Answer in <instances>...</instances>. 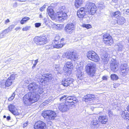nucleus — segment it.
Wrapping results in <instances>:
<instances>
[{
    "label": "nucleus",
    "instance_id": "f8f14e48",
    "mask_svg": "<svg viewBox=\"0 0 129 129\" xmlns=\"http://www.w3.org/2000/svg\"><path fill=\"white\" fill-rule=\"evenodd\" d=\"M85 10V9L84 8H82L78 10L77 15L79 18H82L85 15L87 14V11Z\"/></svg>",
    "mask_w": 129,
    "mask_h": 129
},
{
    "label": "nucleus",
    "instance_id": "79ce46f5",
    "mask_svg": "<svg viewBox=\"0 0 129 129\" xmlns=\"http://www.w3.org/2000/svg\"><path fill=\"white\" fill-rule=\"evenodd\" d=\"M6 35L5 33L3 31L0 34V38H2L4 37Z\"/></svg>",
    "mask_w": 129,
    "mask_h": 129
},
{
    "label": "nucleus",
    "instance_id": "680f3d73",
    "mask_svg": "<svg viewBox=\"0 0 129 129\" xmlns=\"http://www.w3.org/2000/svg\"><path fill=\"white\" fill-rule=\"evenodd\" d=\"M17 4L16 2H15L13 4V6L14 8L16 7L17 6Z\"/></svg>",
    "mask_w": 129,
    "mask_h": 129
},
{
    "label": "nucleus",
    "instance_id": "0eeeda50",
    "mask_svg": "<svg viewBox=\"0 0 129 129\" xmlns=\"http://www.w3.org/2000/svg\"><path fill=\"white\" fill-rule=\"evenodd\" d=\"M56 16L55 18L58 20L60 22H61L66 20L67 17V15L66 13L60 12H58L55 13Z\"/></svg>",
    "mask_w": 129,
    "mask_h": 129
},
{
    "label": "nucleus",
    "instance_id": "423d86ee",
    "mask_svg": "<svg viewBox=\"0 0 129 129\" xmlns=\"http://www.w3.org/2000/svg\"><path fill=\"white\" fill-rule=\"evenodd\" d=\"M47 38L44 36L36 37L34 39V42L38 45H44L46 43Z\"/></svg>",
    "mask_w": 129,
    "mask_h": 129
},
{
    "label": "nucleus",
    "instance_id": "864d4df0",
    "mask_svg": "<svg viewBox=\"0 0 129 129\" xmlns=\"http://www.w3.org/2000/svg\"><path fill=\"white\" fill-rule=\"evenodd\" d=\"M29 18L27 17H24L22 19V21H25L26 22L28 20H29Z\"/></svg>",
    "mask_w": 129,
    "mask_h": 129
},
{
    "label": "nucleus",
    "instance_id": "58836bf2",
    "mask_svg": "<svg viewBox=\"0 0 129 129\" xmlns=\"http://www.w3.org/2000/svg\"><path fill=\"white\" fill-rule=\"evenodd\" d=\"M73 99V96H67L66 98V102H67V101H72V99Z\"/></svg>",
    "mask_w": 129,
    "mask_h": 129
},
{
    "label": "nucleus",
    "instance_id": "e2e57ef3",
    "mask_svg": "<svg viewBox=\"0 0 129 129\" xmlns=\"http://www.w3.org/2000/svg\"><path fill=\"white\" fill-rule=\"evenodd\" d=\"M111 38H112V37L111 36V37H108V38H106V39H104V42H105V40H109L110 39H111Z\"/></svg>",
    "mask_w": 129,
    "mask_h": 129
},
{
    "label": "nucleus",
    "instance_id": "603ef678",
    "mask_svg": "<svg viewBox=\"0 0 129 129\" xmlns=\"http://www.w3.org/2000/svg\"><path fill=\"white\" fill-rule=\"evenodd\" d=\"M50 101H51V99H47V100H46L45 101H44L43 102V104L45 103V104H48L49 103V102H50Z\"/></svg>",
    "mask_w": 129,
    "mask_h": 129
},
{
    "label": "nucleus",
    "instance_id": "c03bdc74",
    "mask_svg": "<svg viewBox=\"0 0 129 129\" xmlns=\"http://www.w3.org/2000/svg\"><path fill=\"white\" fill-rule=\"evenodd\" d=\"M30 28V26H27L24 27L22 29V30L23 31H27L29 30Z\"/></svg>",
    "mask_w": 129,
    "mask_h": 129
},
{
    "label": "nucleus",
    "instance_id": "bb28decb",
    "mask_svg": "<svg viewBox=\"0 0 129 129\" xmlns=\"http://www.w3.org/2000/svg\"><path fill=\"white\" fill-rule=\"evenodd\" d=\"M84 0H75V6L76 7L78 8L82 4Z\"/></svg>",
    "mask_w": 129,
    "mask_h": 129
},
{
    "label": "nucleus",
    "instance_id": "412c9836",
    "mask_svg": "<svg viewBox=\"0 0 129 129\" xmlns=\"http://www.w3.org/2000/svg\"><path fill=\"white\" fill-rule=\"evenodd\" d=\"M110 68L111 70L114 72L117 71L118 69V65L115 63H111Z\"/></svg>",
    "mask_w": 129,
    "mask_h": 129
},
{
    "label": "nucleus",
    "instance_id": "a19ab883",
    "mask_svg": "<svg viewBox=\"0 0 129 129\" xmlns=\"http://www.w3.org/2000/svg\"><path fill=\"white\" fill-rule=\"evenodd\" d=\"M15 95V93H13L12 94L11 96L8 99V100L9 101H12L14 99Z\"/></svg>",
    "mask_w": 129,
    "mask_h": 129
},
{
    "label": "nucleus",
    "instance_id": "473e14b6",
    "mask_svg": "<svg viewBox=\"0 0 129 129\" xmlns=\"http://www.w3.org/2000/svg\"><path fill=\"white\" fill-rule=\"evenodd\" d=\"M72 54V52L68 51L65 53V56L67 58L70 59L71 55Z\"/></svg>",
    "mask_w": 129,
    "mask_h": 129
},
{
    "label": "nucleus",
    "instance_id": "dca6fc26",
    "mask_svg": "<svg viewBox=\"0 0 129 129\" xmlns=\"http://www.w3.org/2000/svg\"><path fill=\"white\" fill-rule=\"evenodd\" d=\"M95 98V96L92 94H88L83 99V101H85L86 102H88L89 103L90 102H91Z\"/></svg>",
    "mask_w": 129,
    "mask_h": 129
},
{
    "label": "nucleus",
    "instance_id": "c756f323",
    "mask_svg": "<svg viewBox=\"0 0 129 129\" xmlns=\"http://www.w3.org/2000/svg\"><path fill=\"white\" fill-rule=\"evenodd\" d=\"M109 40H105V43L107 45H112L113 42V40L112 38H111Z\"/></svg>",
    "mask_w": 129,
    "mask_h": 129
},
{
    "label": "nucleus",
    "instance_id": "20e7f679",
    "mask_svg": "<svg viewBox=\"0 0 129 129\" xmlns=\"http://www.w3.org/2000/svg\"><path fill=\"white\" fill-rule=\"evenodd\" d=\"M42 115L44 118H46L49 120L54 119L57 116L55 112L51 110L43 111Z\"/></svg>",
    "mask_w": 129,
    "mask_h": 129
},
{
    "label": "nucleus",
    "instance_id": "6e6552de",
    "mask_svg": "<svg viewBox=\"0 0 129 129\" xmlns=\"http://www.w3.org/2000/svg\"><path fill=\"white\" fill-rule=\"evenodd\" d=\"M73 81L74 80L72 78L63 79L61 81V84L65 87H67L69 86H73L72 84Z\"/></svg>",
    "mask_w": 129,
    "mask_h": 129
},
{
    "label": "nucleus",
    "instance_id": "774afa93",
    "mask_svg": "<svg viewBox=\"0 0 129 129\" xmlns=\"http://www.w3.org/2000/svg\"><path fill=\"white\" fill-rule=\"evenodd\" d=\"M20 22L21 24H23L25 23L26 22L23 21H22V19L20 21Z\"/></svg>",
    "mask_w": 129,
    "mask_h": 129
},
{
    "label": "nucleus",
    "instance_id": "5701e85b",
    "mask_svg": "<svg viewBox=\"0 0 129 129\" xmlns=\"http://www.w3.org/2000/svg\"><path fill=\"white\" fill-rule=\"evenodd\" d=\"M120 68L121 74L123 76H125L128 73L129 69L128 68H125V69H124L123 68Z\"/></svg>",
    "mask_w": 129,
    "mask_h": 129
},
{
    "label": "nucleus",
    "instance_id": "09e8293b",
    "mask_svg": "<svg viewBox=\"0 0 129 129\" xmlns=\"http://www.w3.org/2000/svg\"><path fill=\"white\" fill-rule=\"evenodd\" d=\"M54 27L56 29H60V25L59 24H57V25H54Z\"/></svg>",
    "mask_w": 129,
    "mask_h": 129
},
{
    "label": "nucleus",
    "instance_id": "b1692460",
    "mask_svg": "<svg viewBox=\"0 0 129 129\" xmlns=\"http://www.w3.org/2000/svg\"><path fill=\"white\" fill-rule=\"evenodd\" d=\"M102 58L103 61L105 63H107L109 60V57L107 53H105L103 54L102 56Z\"/></svg>",
    "mask_w": 129,
    "mask_h": 129
},
{
    "label": "nucleus",
    "instance_id": "f704fd0d",
    "mask_svg": "<svg viewBox=\"0 0 129 129\" xmlns=\"http://www.w3.org/2000/svg\"><path fill=\"white\" fill-rule=\"evenodd\" d=\"M111 79L113 80H117L118 78L117 75L114 74H111Z\"/></svg>",
    "mask_w": 129,
    "mask_h": 129
},
{
    "label": "nucleus",
    "instance_id": "f03ea898",
    "mask_svg": "<svg viewBox=\"0 0 129 129\" xmlns=\"http://www.w3.org/2000/svg\"><path fill=\"white\" fill-rule=\"evenodd\" d=\"M85 9L87 10L86 13L87 14L93 15L96 11V7L95 4L92 3L87 2L85 5Z\"/></svg>",
    "mask_w": 129,
    "mask_h": 129
},
{
    "label": "nucleus",
    "instance_id": "37998d69",
    "mask_svg": "<svg viewBox=\"0 0 129 129\" xmlns=\"http://www.w3.org/2000/svg\"><path fill=\"white\" fill-rule=\"evenodd\" d=\"M15 25L14 24H12L8 28V29L10 31H11L14 28Z\"/></svg>",
    "mask_w": 129,
    "mask_h": 129
},
{
    "label": "nucleus",
    "instance_id": "a878e982",
    "mask_svg": "<svg viewBox=\"0 0 129 129\" xmlns=\"http://www.w3.org/2000/svg\"><path fill=\"white\" fill-rule=\"evenodd\" d=\"M99 122L98 120L96 119L93 120L90 123V125L92 127H97L99 126Z\"/></svg>",
    "mask_w": 129,
    "mask_h": 129
},
{
    "label": "nucleus",
    "instance_id": "052dcab7",
    "mask_svg": "<svg viewBox=\"0 0 129 129\" xmlns=\"http://www.w3.org/2000/svg\"><path fill=\"white\" fill-rule=\"evenodd\" d=\"M3 31L4 32H5V33L6 34L10 32L9 30H8L7 28L4 30Z\"/></svg>",
    "mask_w": 129,
    "mask_h": 129
},
{
    "label": "nucleus",
    "instance_id": "6e6d98bb",
    "mask_svg": "<svg viewBox=\"0 0 129 129\" xmlns=\"http://www.w3.org/2000/svg\"><path fill=\"white\" fill-rule=\"evenodd\" d=\"M41 25V24L40 23H36L35 24V26L36 27H39Z\"/></svg>",
    "mask_w": 129,
    "mask_h": 129
},
{
    "label": "nucleus",
    "instance_id": "49530a36",
    "mask_svg": "<svg viewBox=\"0 0 129 129\" xmlns=\"http://www.w3.org/2000/svg\"><path fill=\"white\" fill-rule=\"evenodd\" d=\"M67 97V95H64L60 98V100L62 102L63 100H66V98Z\"/></svg>",
    "mask_w": 129,
    "mask_h": 129
},
{
    "label": "nucleus",
    "instance_id": "cd10ccee",
    "mask_svg": "<svg viewBox=\"0 0 129 129\" xmlns=\"http://www.w3.org/2000/svg\"><path fill=\"white\" fill-rule=\"evenodd\" d=\"M121 15L119 11H117L112 12L111 15L112 16L115 17L117 18L120 17Z\"/></svg>",
    "mask_w": 129,
    "mask_h": 129
},
{
    "label": "nucleus",
    "instance_id": "4c0bfd02",
    "mask_svg": "<svg viewBox=\"0 0 129 129\" xmlns=\"http://www.w3.org/2000/svg\"><path fill=\"white\" fill-rule=\"evenodd\" d=\"M59 66L58 64H55L53 66V68L54 70L56 71H57V73L59 72Z\"/></svg>",
    "mask_w": 129,
    "mask_h": 129
},
{
    "label": "nucleus",
    "instance_id": "ddd939ff",
    "mask_svg": "<svg viewBox=\"0 0 129 129\" xmlns=\"http://www.w3.org/2000/svg\"><path fill=\"white\" fill-rule=\"evenodd\" d=\"M9 111L13 114L16 115H18L19 114L17 109L13 104H10L8 106Z\"/></svg>",
    "mask_w": 129,
    "mask_h": 129
},
{
    "label": "nucleus",
    "instance_id": "ea45409f",
    "mask_svg": "<svg viewBox=\"0 0 129 129\" xmlns=\"http://www.w3.org/2000/svg\"><path fill=\"white\" fill-rule=\"evenodd\" d=\"M15 95V93H13L12 94L11 96L8 99V100L9 101H12L14 99Z\"/></svg>",
    "mask_w": 129,
    "mask_h": 129
},
{
    "label": "nucleus",
    "instance_id": "8fccbe9b",
    "mask_svg": "<svg viewBox=\"0 0 129 129\" xmlns=\"http://www.w3.org/2000/svg\"><path fill=\"white\" fill-rule=\"evenodd\" d=\"M122 67V68H123L124 69H125V67L126 68H128L127 64H122L120 68H121Z\"/></svg>",
    "mask_w": 129,
    "mask_h": 129
},
{
    "label": "nucleus",
    "instance_id": "9d476101",
    "mask_svg": "<svg viewBox=\"0 0 129 129\" xmlns=\"http://www.w3.org/2000/svg\"><path fill=\"white\" fill-rule=\"evenodd\" d=\"M58 107L59 110L62 112H66L69 109L67 102H65V103L59 104Z\"/></svg>",
    "mask_w": 129,
    "mask_h": 129
},
{
    "label": "nucleus",
    "instance_id": "69168bd1",
    "mask_svg": "<svg viewBox=\"0 0 129 129\" xmlns=\"http://www.w3.org/2000/svg\"><path fill=\"white\" fill-rule=\"evenodd\" d=\"M10 22V20L8 19H7L5 21V24H7V23L9 22Z\"/></svg>",
    "mask_w": 129,
    "mask_h": 129
},
{
    "label": "nucleus",
    "instance_id": "7ed1b4c3",
    "mask_svg": "<svg viewBox=\"0 0 129 129\" xmlns=\"http://www.w3.org/2000/svg\"><path fill=\"white\" fill-rule=\"evenodd\" d=\"M95 64L94 63L90 62L85 67V69L87 73L90 76H93L95 74Z\"/></svg>",
    "mask_w": 129,
    "mask_h": 129
},
{
    "label": "nucleus",
    "instance_id": "9b49d317",
    "mask_svg": "<svg viewBox=\"0 0 129 129\" xmlns=\"http://www.w3.org/2000/svg\"><path fill=\"white\" fill-rule=\"evenodd\" d=\"M15 75L14 74H12L8 78L6 81H5L6 87H8L11 85L13 81L15 79Z\"/></svg>",
    "mask_w": 129,
    "mask_h": 129
},
{
    "label": "nucleus",
    "instance_id": "13d9d810",
    "mask_svg": "<svg viewBox=\"0 0 129 129\" xmlns=\"http://www.w3.org/2000/svg\"><path fill=\"white\" fill-rule=\"evenodd\" d=\"M52 45H48L46 46V49H48L51 48H52Z\"/></svg>",
    "mask_w": 129,
    "mask_h": 129
},
{
    "label": "nucleus",
    "instance_id": "393cba45",
    "mask_svg": "<svg viewBox=\"0 0 129 129\" xmlns=\"http://www.w3.org/2000/svg\"><path fill=\"white\" fill-rule=\"evenodd\" d=\"M48 77L44 76H42L41 78L39 79L40 81H38L39 83L42 85H44L46 81V80L48 79Z\"/></svg>",
    "mask_w": 129,
    "mask_h": 129
},
{
    "label": "nucleus",
    "instance_id": "bf43d9fd",
    "mask_svg": "<svg viewBox=\"0 0 129 129\" xmlns=\"http://www.w3.org/2000/svg\"><path fill=\"white\" fill-rule=\"evenodd\" d=\"M28 124V122L27 121L25 123H24L23 125V128L27 126Z\"/></svg>",
    "mask_w": 129,
    "mask_h": 129
},
{
    "label": "nucleus",
    "instance_id": "338daca9",
    "mask_svg": "<svg viewBox=\"0 0 129 129\" xmlns=\"http://www.w3.org/2000/svg\"><path fill=\"white\" fill-rule=\"evenodd\" d=\"M102 79L103 80H107V78L106 76H103L102 77Z\"/></svg>",
    "mask_w": 129,
    "mask_h": 129
},
{
    "label": "nucleus",
    "instance_id": "6ab92c4d",
    "mask_svg": "<svg viewBox=\"0 0 129 129\" xmlns=\"http://www.w3.org/2000/svg\"><path fill=\"white\" fill-rule=\"evenodd\" d=\"M47 12L49 16L52 20L55 19V16L54 14V11L51 8V7H49L47 9Z\"/></svg>",
    "mask_w": 129,
    "mask_h": 129
},
{
    "label": "nucleus",
    "instance_id": "4be33fe9",
    "mask_svg": "<svg viewBox=\"0 0 129 129\" xmlns=\"http://www.w3.org/2000/svg\"><path fill=\"white\" fill-rule=\"evenodd\" d=\"M125 110L124 109L122 110V112L121 113V115L122 117L125 119L129 120V114L127 112L126 113L124 112Z\"/></svg>",
    "mask_w": 129,
    "mask_h": 129
},
{
    "label": "nucleus",
    "instance_id": "c85d7f7f",
    "mask_svg": "<svg viewBox=\"0 0 129 129\" xmlns=\"http://www.w3.org/2000/svg\"><path fill=\"white\" fill-rule=\"evenodd\" d=\"M125 21L124 18V17H121L117 20V23L119 24L122 25L124 23Z\"/></svg>",
    "mask_w": 129,
    "mask_h": 129
},
{
    "label": "nucleus",
    "instance_id": "0e129e2a",
    "mask_svg": "<svg viewBox=\"0 0 129 129\" xmlns=\"http://www.w3.org/2000/svg\"><path fill=\"white\" fill-rule=\"evenodd\" d=\"M125 13L127 15H129V9L126 10L125 12Z\"/></svg>",
    "mask_w": 129,
    "mask_h": 129
},
{
    "label": "nucleus",
    "instance_id": "e433bc0d",
    "mask_svg": "<svg viewBox=\"0 0 129 129\" xmlns=\"http://www.w3.org/2000/svg\"><path fill=\"white\" fill-rule=\"evenodd\" d=\"M60 12H63V13H66L67 12V9L66 8V7L64 6H62L60 8Z\"/></svg>",
    "mask_w": 129,
    "mask_h": 129
},
{
    "label": "nucleus",
    "instance_id": "2eb2a0df",
    "mask_svg": "<svg viewBox=\"0 0 129 129\" xmlns=\"http://www.w3.org/2000/svg\"><path fill=\"white\" fill-rule=\"evenodd\" d=\"M73 66L71 62H67L64 65L63 70L65 73H67L73 68Z\"/></svg>",
    "mask_w": 129,
    "mask_h": 129
},
{
    "label": "nucleus",
    "instance_id": "f3484780",
    "mask_svg": "<svg viewBox=\"0 0 129 129\" xmlns=\"http://www.w3.org/2000/svg\"><path fill=\"white\" fill-rule=\"evenodd\" d=\"M82 68L80 67V69H77L76 71V76L78 80H81L83 79L84 73L82 72Z\"/></svg>",
    "mask_w": 129,
    "mask_h": 129
},
{
    "label": "nucleus",
    "instance_id": "4468645a",
    "mask_svg": "<svg viewBox=\"0 0 129 129\" xmlns=\"http://www.w3.org/2000/svg\"><path fill=\"white\" fill-rule=\"evenodd\" d=\"M74 29V24L71 23L68 24L65 27L66 31L70 34L72 33Z\"/></svg>",
    "mask_w": 129,
    "mask_h": 129
},
{
    "label": "nucleus",
    "instance_id": "3c124183",
    "mask_svg": "<svg viewBox=\"0 0 129 129\" xmlns=\"http://www.w3.org/2000/svg\"><path fill=\"white\" fill-rule=\"evenodd\" d=\"M104 39H106L108 38V37H111V36H110L108 34H105L104 35Z\"/></svg>",
    "mask_w": 129,
    "mask_h": 129
},
{
    "label": "nucleus",
    "instance_id": "1a4fd4ad",
    "mask_svg": "<svg viewBox=\"0 0 129 129\" xmlns=\"http://www.w3.org/2000/svg\"><path fill=\"white\" fill-rule=\"evenodd\" d=\"M34 127L35 129H45L46 124L43 122L39 121L35 123Z\"/></svg>",
    "mask_w": 129,
    "mask_h": 129
},
{
    "label": "nucleus",
    "instance_id": "aec40b11",
    "mask_svg": "<svg viewBox=\"0 0 129 129\" xmlns=\"http://www.w3.org/2000/svg\"><path fill=\"white\" fill-rule=\"evenodd\" d=\"M107 117L106 116H100L99 118V120L100 122L102 124H106L108 121Z\"/></svg>",
    "mask_w": 129,
    "mask_h": 129
},
{
    "label": "nucleus",
    "instance_id": "de8ad7c7",
    "mask_svg": "<svg viewBox=\"0 0 129 129\" xmlns=\"http://www.w3.org/2000/svg\"><path fill=\"white\" fill-rule=\"evenodd\" d=\"M83 27L87 29H89L91 27V26L89 24H85L83 25Z\"/></svg>",
    "mask_w": 129,
    "mask_h": 129
},
{
    "label": "nucleus",
    "instance_id": "7c9ffc66",
    "mask_svg": "<svg viewBox=\"0 0 129 129\" xmlns=\"http://www.w3.org/2000/svg\"><path fill=\"white\" fill-rule=\"evenodd\" d=\"M78 57V55L75 53L72 52V54L71 55L70 59L75 61L77 58Z\"/></svg>",
    "mask_w": 129,
    "mask_h": 129
},
{
    "label": "nucleus",
    "instance_id": "c9c22d12",
    "mask_svg": "<svg viewBox=\"0 0 129 129\" xmlns=\"http://www.w3.org/2000/svg\"><path fill=\"white\" fill-rule=\"evenodd\" d=\"M115 47L118 49L119 51H121L123 48V46L120 44H118V45H116Z\"/></svg>",
    "mask_w": 129,
    "mask_h": 129
},
{
    "label": "nucleus",
    "instance_id": "5fc2aeb1",
    "mask_svg": "<svg viewBox=\"0 0 129 129\" xmlns=\"http://www.w3.org/2000/svg\"><path fill=\"white\" fill-rule=\"evenodd\" d=\"M72 101L74 102L75 103H76L77 102H78V101L77 99L76 98L74 97L73 96V99H72Z\"/></svg>",
    "mask_w": 129,
    "mask_h": 129
},
{
    "label": "nucleus",
    "instance_id": "2f4dec72",
    "mask_svg": "<svg viewBox=\"0 0 129 129\" xmlns=\"http://www.w3.org/2000/svg\"><path fill=\"white\" fill-rule=\"evenodd\" d=\"M68 106L69 107V108H70L73 107V106H74L75 103L73 101H67V103Z\"/></svg>",
    "mask_w": 129,
    "mask_h": 129
},
{
    "label": "nucleus",
    "instance_id": "a211bd4d",
    "mask_svg": "<svg viewBox=\"0 0 129 129\" xmlns=\"http://www.w3.org/2000/svg\"><path fill=\"white\" fill-rule=\"evenodd\" d=\"M58 40L55 39L53 41L52 45L53 48H59L62 47L63 45L60 43L61 42H58Z\"/></svg>",
    "mask_w": 129,
    "mask_h": 129
},
{
    "label": "nucleus",
    "instance_id": "4d7b16f0",
    "mask_svg": "<svg viewBox=\"0 0 129 129\" xmlns=\"http://www.w3.org/2000/svg\"><path fill=\"white\" fill-rule=\"evenodd\" d=\"M46 5H44L40 9V10L41 11H43L45 8L46 7Z\"/></svg>",
    "mask_w": 129,
    "mask_h": 129
},
{
    "label": "nucleus",
    "instance_id": "72a5a7b5",
    "mask_svg": "<svg viewBox=\"0 0 129 129\" xmlns=\"http://www.w3.org/2000/svg\"><path fill=\"white\" fill-rule=\"evenodd\" d=\"M5 80H3L0 82V87L3 88H5L6 87Z\"/></svg>",
    "mask_w": 129,
    "mask_h": 129
},
{
    "label": "nucleus",
    "instance_id": "f257e3e1",
    "mask_svg": "<svg viewBox=\"0 0 129 129\" xmlns=\"http://www.w3.org/2000/svg\"><path fill=\"white\" fill-rule=\"evenodd\" d=\"M28 89L33 92H29L23 97V102L25 106H30L37 101L40 98L39 94L42 93L43 89L39 85L35 82L30 83L28 86Z\"/></svg>",
    "mask_w": 129,
    "mask_h": 129
},
{
    "label": "nucleus",
    "instance_id": "39448f33",
    "mask_svg": "<svg viewBox=\"0 0 129 129\" xmlns=\"http://www.w3.org/2000/svg\"><path fill=\"white\" fill-rule=\"evenodd\" d=\"M87 57L89 59L95 62L99 61V58L94 51H89L87 54Z\"/></svg>",
    "mask_w": 129,
    "mask_h": 129
},
{
    "label": "nucleus",
    "instance_id": "a18cd8bd",
    "mask_svg": "<svg viewBox=\"0 0 129 129\" xmlns=\"http://www.w3.org/2000/svg\"><path fill=\"white\" fill-rule=\"evenodd\" d=\"M108 113L109 117H111L113 116V112L111 110H109L108 111Z\"/></svg>",
    "mask_w": 129,
    "mask_h": 129
}]
</instances>
